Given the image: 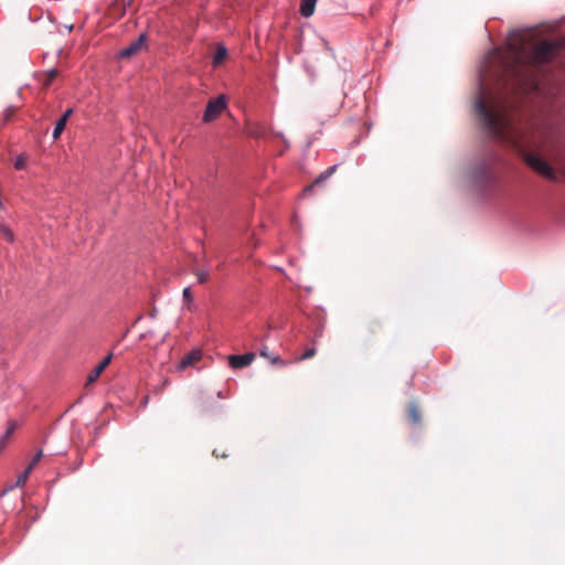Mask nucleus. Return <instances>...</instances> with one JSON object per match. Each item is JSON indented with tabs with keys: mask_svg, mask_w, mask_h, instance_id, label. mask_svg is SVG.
Here are the masks:
<instances>
[{
	"mask_svg": "<svg viewBox=\"0 0 565 565\" xmlns=\"http://www.w3.org/2000/svg\"><path fill=\"white\" fill-rule=\"evenodd\" d=\"M476 111L481 117L484 128L494 138L515 142L512 136V121L504 111L489 109L482 99L477 100Z\"/></svg>",
	"mask_w": 565,
	"mask_h": 565,
	"instance_id": "obj_1",
	"label": "nucleus"
},
{
	"mask_svg": "<svg viewBox=\"0 0 565 565\" xmlns=\"http://www.w3.org/2000/svg\"><path fill=\"white\" fill-rule=\"evenodd\" d=\"M558 45L551 41H541L529 54V61L535 66L550 63L556 55Z\"/></svg>",
	"mask_w": 565,
	"mask_h": 565,
	"instance_id": "obj_2",
	"label": "nucleus"
},
{
	"mask_svg": "<svg viewBox=\"0 0 565 565\" xmlns=\"http://www.w3.org/2000/svg\"><path fill=\"white\" fill-rule=\"evenodd\" d=\"M524 161L539 174L547 179L555 178L553 168L537 154L527 152L524 154Z\"/></svg>",
	"mask_w": 565,
	"mask_h": 565,
	"instance_id": "obj_3",
	"label": "nucleus"
},
{
	"mask_svg": "<svg viewBox=\"0 0 565 565\" xmlns=\"http://www.w3.org/2000/svg\"><path fill=\"white\" fill-rule=\"evenodd\" d=\"M226 106L227 104L224 95L210 99L203 114V121L211 122L215 120L225 110Z\"/></svg>",
	"mask_w": 565,
	"mask_h": 565,
	"instance_id": "obj_4",
	"label": "nucleus"
},
{
	"mask_svg": "<svg viewBox=\"0 0 565 565\" xmlns=\"http://www.w3.org/2000/svg\"><path fill=\"white\" fill-rule=\"evenodd\" d=\"M255 356L256 355L253 352H247L244 354H232L227 358L228 365L234 370L243 369L250 365L255 360Z\"/></svg>",
	"mask_w": 565,
	"mask_h": 565,
	"instance_id": "obj_5",
	"label": "nucleus"
},
{
	"mask_svg": "<svg viewBox=\"0 0 565 565\" xmlns=\"http://www.w3.org/2000/svg\"><path fill=\"white\" fill-rule=\"evenodd\" d=\"M145 44V34H140L139 38L132 41L129 45L120 50L119 57H129L138 53Z\"/></svg>",
	"mask_w": 565,
	"mask_h": 565,
	"instance_id": "obj_6",
	"label": "nucleus"
},
{
	"mask_svg": "<svg viewBox=\"0 0 565 565\" xmlns=\"http://www.w3.org/2000/svg\"><path fill=\"white\" fill-rule=\"evenodd\" d=\"M202 359L201 350H193L190 353L185 354L179 362L178 369L185 370L188 366L198 363Z\"/></svg>",
	"mask_w": 565,
	"mask_h": 565,
	"instance_id": "obj_7",
	"label": "nucleus"
},
{
	"mask_svg": "<svg viewBox=\"0 0 565 565\" xmlns=\"http://www.w3.org/2000/svg\"><path fill=\"white\" fill-rule=\"evenodd\" d=\"M111 359H113V354L109 353L108 355H106L99 363L98 365L95 366V369L89 373V375L87 376V383H93L95 382L99 376L100 374L103 373V371L109 365V363L111 362Z\"/></svg>",
	"mask_w": 565,
	"mask_h": 565,
	"instance_id": "obj_8",
	"label": "nucleus"
},
{
	"mask_svg": "<svg viewBox=\"0 0 565 565\" xmlns=\"http://www.w3.org/2000/svg\"><path fill=\"white\" fill-rule=\"evenodd\" d=\"M260 356L267 359L273 365L286 366L287 362L281 360L278 355H275L269 352L267 347H264L259 351Z\"/></svg>",
	"mask_w": 565,
	"mask_h": 565,
	"instance_id": "obj_9",
	"label": "nucleus"
},
{
	"mask_svg": "<svg viewBox=\"0 0 565 565\" xmlns=\"http://www.w3.org/2000/svg\"><path fill=\"white\" fill-rule=\"evenodd\" d=\"M317 0H301L300 14L305 18H309L313 14L316 9Z\"/></svg>",
	"mask_w": 565,
	"mask_h": 565,
	"instance_id": "obj_10",
	"label": "nucleus"
},
{
	"mask_svg": "<svg viewBox=\"0 0 565 565\" xmlns=\"http://www.w3.org/2000/svg\"><path fill=\"white\" fill-rule=\"evenodd\" d=\"M58 75V71L56 68H51L49 71H44L40 74L39 79L42 82L43 86L47 87L52 84V82Z\"/></svg>",
	"mask_w": 565,
	"mask_h": 565,
	"instance_id": "obj_11",
	"label": "nucleus"
},
{
	"mask_svg": "<svg viewBox=\"0 0 565 565\" xmlns=\"http://www.w3.org/2000/svg\"><path fill=\"white\" fill-rule=\"evenodd\" d=\"M408 417L412 424L419 425L422 415L418 406L415 403H411L408 406Z\"/></svg>",
	"mask_w": 565,
	"mask_h": 565,
	"instance_id": "obj_12",
	"label": "nucleus"
},
{
	"mask_svg": "<svg viewBox=\"0 0 565 565\" xmlns=\"http://www.w3.org/2000/svg\"><path fill=\"white\" fill-rule=\"evenodd\" d=\"M227 55V49L223 45V44H218L216 46V51L214 53V56H213V65L216 66L218 64H221L224 58L226 57Z\"/></svg>",
	"mask_w": 565,
	"mask_h": 565,
	"instance_id": "obj_13",
	"label": "nucleus"
},
{
	"mask_svg": "<svg viewBox=\"0 0 565 565\" xmlns=\"http://www.w3.org/2000/svg\"><path fill=\"white\" fill-rule=\"evenodd\" d=\"M338 164H333L327 170L322 171L315 180L313 184H320L328 180L335 171H337Z\"/></svg>",
	"mask_w": 565,
	"mask_h": 565,
	"instance_id": "obj_14",
	"label": "nucleus"
},
{
	"mask_svg": "<svg viewBox=\"0 0 565 565\" xmlns=\"http://www.w3.org/2000/svg\"><path fill=\"white\" fill-rule=\"evenodd\" d=\"M67 122H65L64 118H58V120L55 124L52 137L54 140L58 139L62 135L63 130L65 129Z\"/></svg>",
	"mask_w": 565,
	"mask_h": 565,
	"instance_id": "obj_15",
	"label": "nucleus"
},
{
	"mask_svg": "<svg viewBox=\"0 0 565 565\" xmlns=\"http://www.w3.org/2000/svg\"><path fill=\"white\" fill-rule=\"evenodd\" d=\"M0 235L8 242L13 243L14 242V234L13 232L4 224L0 225Z\"/></svg>",
	"mask_w": 565,
	"mask_h": 565,
	"instance_id": "obj_16",
	"label": "nucleus"
},
{
	"mask_svg": "<svg viewBox=\"0 0 565 565\" xmlns=\"http://www.w3.org/2000/svg\"><path fill=\"white\" fill-rule=\"evenodd\" d=\"M15 427H17V424L14 422L10 423L4 435L0 438V441L3 443V448L7 447L8 440L10 438V436L13 434Z\"/></svg>",
	"mask_w": 565,
	"mask_h": 565,
	"instance_id": "obj_17",
	"label": "nucleus"
},
{
	"mask_svg": "<svg viewBox=\"0 0 565 565\" xmlns=\"http://www.w3.org/2000/svg\"><path fill=\"white\" fill-rule=\"evenodd\" d=\"M32 471H29V468H25L22 473H20L17 478L15 484L19 487H23Z\"/></svg>",
	"mask_w": 565,
	"mask_h": 565,
	"instance_id": "obj_18",
	"label": "nucleus"
},
{
	"mask_svg": "<svg viewBox=\"0 0 565 565\" xmlns=\"http://www.w3.org/2000/svg\"><path fill=\"white\" fill-rule=\"evenodd\" d=\"M195 276L199 284H206L210 280V274L207 270H198Z\"/></svg>",
	"mask_w": 565,
	"mask_h": 565,
	"instance_id": "obj_19",
	"label": "nucleus"
},
{
	"mask_svg": "<svg viewBox=\"0 0 565 565\" xmlns=\"http://www.w3.org/2000/svg\"><path fill=\"white\" fill-rule=\"evenodd\" d=\"M264 132H265V128L263 126H260V125H256L254 127H250L249 131H248V134L250 136L256 137V138L262 137L264 135Z\"/></svg>",
	"mask_w": 565,
	"mask_h": 565,
	"instance_id": "obj_20",
	"label": "nucleus"
},
{
	"mask_svg": "<svg viewBox=\"0 0 565 565\" xmlns=\"http://www.w3.org/2000/svg\"><path fill=\"white\" fill-rule=\"evenodd\" d=\"M42 456H43L42 450H39V451L34 455V457L32 458L31 462H30V463L28 465V467H26V468H29V471H32V470L35 468V466L38 465V462L41 460Z\"/></svg>",
	"mask_w": 565,
	"mask_h": 565,
	"instance_id": "obj_21",
	"label": "nucleus"
},
{
	"mask_svg": "<svg viewBox=\"0 0 565 565\" xmlns=\"http://www.w3.org/2000/svg\"><path fill=\"white\" fill-rule=\"evenodd\" d=\"M316 354V349L315 348H309L307 349L299 358L300 361H303V360H308L310 358H312L313 355Z\"/></svg>",
	"mask_w": 565,
	"mask_h": 565,
	"instance_id": "obj_22",
	"label": "nucleus"
},
{
	"mask_svg": "<svg viewBox=\"0 0 565 565\" xmlns=\"http://www.w3.org/2000/svg\"><path fill=\"white\" fill-rule=\"evenodd\" d=\"M25 167V160L22 156H19L14 160V168L18 170H22Z\"/></svg>",
	"mask_w": 565,
	"mask_h": 565,
	"instance_id": "obj_23",
	"label": "nucleus"
},
{
	"mask_svg": "<svg viewBox=\"0 0 565 565\" xmlns=\"http://www.w3.org/2000/svg\"><path fill=\"white\" fill-rule=\"evenodd\" d=\"M183 298L186 299V300H191L192 299V292H191L190 287H186V288L183 289Z\"/></svg>",
	"mask_w": 565,
	"mask_h": 565,
	"instance_id": "obj_24",
	"label": "nucleus"
},
{
	"mask_svg": "<svg viewBox=\"0 0 565 565\" xmlns=\"http://www.w3.org/2000/svg\"><path fill=\"white\" fill-rule=\"evenodd\" d=\"M73 113V109L72 108H68L64 111V114L60 117V118H64L65 119V122H67L70 116L72 115Z\"/></svg>",
	"mask_w": 565,
	"mask_h": 565,
	"instance_id": "obj_25",
	"label": "nucleus"
},
{
	"mask_svg": "<svg viewBox=\"0 0 565 565\" xmlns=\"http://www.w3.org/2000/svg\"><path fill=\"white\" fill-rule=\"evenodd\" d=\"M213 455H214V456H216V457H221V458H225V457H226V454H225V452H223V450H220V451H218L217 449H215V450L213 451Z\"/></svg>",
	"mask_w": 565,
	"mask_h": 565,
	"instance_id": "obj_26",
	"label": "nucleus"
},
{
	"mask_svg": "<svg viewBox=\"0 0 565 565\" xmlns=\"http://www.w3.org/2000/svg\"><path fill=\"white\" fill-rule=\"evenodd\" d=\"M213 455H214V456H216V457H221V458H225V457H226V454H225V452H223V450H220V451H218L217 449H215V450L213 451Z\"/></svg>",
	"mask_w": 565,
	"mask_h": 565,
	"instance_id": "obj_27",
	"label": "nucleus"
},
{
	"mask_svg": "<svg viewBox=\"0 0 565 565\" xmlns=\"http://www.w3.org/2000/svg\"><path fill=\"white\" fill-rule=\"evenodd\" d=\"M376 327H379V324H377L376 322H372V323L369 326V330H370V332H374Z\"/></svg>",
	"mask_w": 565,
	"mask_h": 565,
	"instance_id": "obj_28",
	"label": "nucleus"
},
{
	"mask_svg": "<svg viewBox=\"0 0 565 565\" xmlns=\"http://www.w3.org/2000/svg\"><path fill=\"white\" fill-rule=\"evenodd\" d=\"M3 450H4V448H3V443H2V441H0V454H1Z\"/></svg>",
	"mask_w": 565,
	"mask_h": 565,
	"instance_id": "obj_29",
	"label": "nucleus"
}]
</instances>
